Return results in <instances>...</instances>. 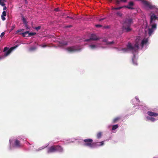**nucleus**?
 Segmentation results:
<instances>
[{"label": "nucleus", "instance_id": "nucleus-53", "mask_svg": "<svg viewBox=\"0 0 158 158\" xmlns=\"http://www.w3.org/2000/svg\"><path fill=\"white\" fill-rule=\"evenodd\" d=\"M0 59H1V58H0Z\"/></svg>", "mask_w": 158, "mask_h": 158}, {"label": "nucleus", "instance_id": "nucleus-6", "mask_svg": "<svg viewBox=\"0 0 158 158\" xmlns=\"http://www.w3.org/2000/svg\"><path fill=\"white\" fill-rule=\"evenodd\" d=\"M143 4L145 5L148 7L150 9H152L153 8L154 6L151 5L146 0H143L142 1Z\"/></svg>", "mask_w": 158, "mask_h": 158}, {"label": "nucleus", "instance_id": "nucleus-11", "mask_svg": "<svg viewBox=\"0 0 158 158\" xmlns=\"http://www.w3.org/2000/svg\"><path fill=\"white\" fill-rule=\"evenodd\" d=\"M56 152L54 146H51L48 149V153H50Z\"/></svg>", "mask_w": 158, "mask_h": 158}, {"label": "nucleus", "instance_id": "nucleus-25", "mask_svg": "<svg viewBox=\"0 0 158 158\" xmlns=\"http://www.w3.org/2000/svg\"><path fill=\"white\" fill-rule=\"evenodd\" d=\"M147 118L148 119L150 120L152 122L154 121L155 120V118H153V117H147Z\"/></svg>", "mask_w": 158, "mask_h": 158}, {"label": "nucleus", "instance_id": "nucleus-8", "mask_svg": "<svg viewBox=\"0 0 158 158\" xmlns=\"http://www.w3.org/2000/svg\"><path fill=\"white\" fill-rule=\"evenodd\" d=\"M134 5V2H133L131 1L129 2L128 6H124V7L127 8L129 9H134V8L132 7Z\"/></svg>", "mask_w": 158, "mask_h": 158}, {"label": "nucleus", "instance_id": "nucleus-9", "mask_svg": "<svg viewBox=\"0 0 158 158\" xmlns=\"http://www.w3.org/2000/svg\"><path fill=\"white\" fill-rule=\"evenodd\" d=\"M148 114L151 116L157 117L158 116V113L149 111L148 112Z\"/></svg>", "mask_w": 158, "mask_h": 158}, {"label": "nucleus", "instance_id": "nucleus-47", "mask_svg": "<svg viewBox=\"0 0 158 158\" xmlns=\"http://www.w3.org/2000/svg\"><path fill=\"white\" fill-rule=\"evenodd\" d=\"M15 27V26H12V29H11L12 30L13 29H14Z\"/></svg>", "mask_w": 158, "mask_h": 158}, {"label": "nucleus", "instance_id": "nucleus-14", "mask_svg": "<svg viewBox=\"0 0 158 158\" xmlns=\"http://www.w3.org/2000/svg\"><path fill=\"white\" fill-rule=\"evenodd\" d=\"M15 146L17 147H21L20 142L19 140L17 139H16L15 140Z\"/></svg>", "mask_w": 158, "mask_h": 158}, {"label": "nucleus", "instance_id": "nucleus-10", "mask_svg": "<svg viewBox=\"0 0 158 158\" xmlns=\"http://www.w3.org/2000/svg\"><path fill=\"white\" fill-rule=\"evenodd\" d=\"M158 18L154 14L151 15L150 16V23H152L153 20L156 19Z\"/></svg>", "mask_w": 158, "mask_h": 158}, {"label": "nucleus", "instance_id": "nucleus-28", "mask_svg": "<svg viewBox=\"0 0 158 158\" xmlns=\"http://www.w3.org/2000/svg\"><path fill=\"white\" fill-rule=\"evenodd\" d=\"M22 20H23V23L25 24H26V25H27V21L26 20V19H25V18L24 17H22Z\"/></svg>", "mask_w": 158, "mask_h": 158}, {"label": "nucleus", "instance_id": "nucleus-18", "mask_svg": "<svg viewBox=\"0 0 158 158\" xmlns=\"http://www.w3.org/2000/svg\"><path fill=\"white\" fill-rule=\"evenodd\" d=\"M148 40L147 39H143L141 42V45L143 47V45L146 44L148 42Z\"/></svg>", "mask_w": 158, "mask_h": 158}, {"label": "nucleus", "instance_id": "nucleus-22", "mask_svg": "<svg viewBox=\"0 0 158 158\" xmlns=\"http://www.w3.org/2000/svg\"><path fill=\"white\" fill-rule=\"evenodd\" d=\"M154 30L152 28H150L148 29V34L150 36L152 33L153 32Z\"/></svg>", "mask_w": 158, "mask_h": 158}, {"label": "nucleus", "instance_id": "nucleus-50", "mask_svg": "<svg viewBox=\"0 0 158 158\" xmlns=\"http://www.w3.org/2000/svg\"><path fill=\"white\" fill-rule=\"evenodd\" d=\"M1 0H0V3H1Z\"/></svg>", "mask_w": 158, "mask_h": 158}, {"label": "nucleus", "instance_id": "nucleus-16", "mask_svg": "<svg viewBox=\"0 0 158 158\" xmlns=\"http://www.w3.org/2000/svg\"><path fill=\"white\" fill-rule=\"evenodd\" d=\"M139 44L138 42H136L134 46H133L134 48V51L135 52L139 48Z\"/></svg>", "mask_w": 158, "mask_h": 158}, {"label": "nucleus", "instance_id": "nucleus-34", "mask_svg": "<svg viewBox=\"0 0 158 158\" xmlns=\"http://www.w3.org/2000/svg\"><path fill=\"white\" fill-rule=\"evenodd\" d=\"M8 48L7 47H5L4 48V50H3V51L5 52H6V50H8Z\"/></svg>", "mask_w": 158, "mask_h": 158}, {"label": "nucleus", "instance_id": "nucleus-30", "mask_svg": "<svg viewBox=\"0 0 158 158\" xmlns=\"http://www.w3.org/2000/svg\"><path fill=\"white\" fill-rule=\"evenodd\" d=\"M35 33H33V32L29 33V32L28 36H32L34 35H35Z\"/></svg>", "mask_w": 158, "mask_h": 158}, {"label": "nucleus", "instance_id": "nucleus-20", "mask_svg": "<svg viewBox=\"0 0 158 158\" xmlns=\"http://www.w3.org/2000/svg\"><path fill=\"white\" fill-rule=\"evenodd\" d=\"M29 31H26L24 32L23 33L22 35L23 37H28V36Z\"/></svg>", "mask_w": 158, "mask_h": 158}, {"label": "nucleus", "instance_id": "nucleus-2", "mask_svg": "<svg viewBox=\"0 0 158 158\" xmlns=\"http://www.w3.org/2000/svg\"><path fill=\"white\" fill-rule=\"evenodd\" d=\"M93 140L92 139H87L83 140L84 145L85 146L93 148Z\"/></svg>", "mask_w": 158, "mask_h": 158}, {"label": "nucleus", "instance_id": "nucleus-5", "mask_svg": "<svg viewBox=\"0 0 158 158\" xmlns=\"http://www.w3.org/2000/svg\"><path fill=\"white\" fill-rule=\"evenodd\" d=\"M100 38L98 37L95 34H92L91 35L90 38V39H87L85 40L86 41H89L90 40H99Z\"/></svg>", "mask_w": 158, "mask_h": 158}, {"label": "nucleus", "instance_id": "nucleus-13", "mask_svg": "<svg viewBox=\"0 0 158 158\" xmlns=\"http://www.w3.org/2000/svg\"><path fill=\"white\" fill-rule=\"evenodd\" d=\"M102 42L106 43V44L107 45H111L114 44V42L113 41L110 42H108L107 39H104L103 40H102Z\"/></svg>", "mask_w": 158, "mask_h": 158}, {"label": "nucleus", "instance_id": "nucleus-1", "mask_svg": "<svg viewBox=\"0 0 158 158\" xmlns=\"http://www.w3.org/2000/svg\"><path fill=\"white\" fill-rule=\"evenodd\" d=\"M133 19L132 18L127 19L124 21L123 26V30H125L126 32L130 31L131 29L130 27L131 24L133 23Z\"/></svg>", "mask_w": 158, "mask_h": 158}, {"label": "nucleus", "instance_id": "nucleus-40", "mask_svg": "<svg viewBox=\"0 0 158 158\" xmlns=\"http://www.w3.org/2000/svg\"><path fill=\"white\" fill-rule=\"evenodd\" d=\"M96 26L97 27H101L102 26L101 25H96Z\"/></svg>", "mask_w": 158, "mask_h": 158}, {"label": "nucleus", "instance_id": "nucleus-23", "mask_svg": "<svg viewBox=\"0 0 158 158\" xmlns=\"http://www.w3.org/2000/svg\"><path fill=\"white\" fill-rule=\"evenodd\" d=\"M67 44H68V43L66 42L61 43H60L59 45L60 46H64V45H66Z\"/></svg>", "mask_w": 158, "mask_h": 158}, {"label": "nucleus", "instance_id": "nucleus-7", "mask_svg": "<svg viewBox=\"0 0 158 158\" xmlns=\"http://www.w3.org/2000/svg\"><path fill=\"white\" fill-rule=\"evenodd\" d=\"M93 148L96 146H102L104 145V141H102L100 142H95L93 143Z\"/></svg>", "mask_w": 158, "mask_h": 158}, {"label": "nucleus", "instance_id": "nucleus-24", "mask_svg": "<svg viewBox=\"0 0 158 158\" xmlns=\"http://www.w3.org/2000/svg\"><path fill=\"white\" fill-rule=\"evenodd\" d=\"M118 127V124L114 125L112 126V130H115Z\"/></svg>", "mask_w": 158, "mask_h": 158}, {"label": "nucleus", "instance_id": "nucleus-37", "mask_svg": "<svg viewBox=\"0 0 158 158\" xmlns=\"http://www.w3.org/2000/svg\"><path fill=\"white\" fill-rule=\"evenodd\" d=\"M132 62H133V64L134 65H137V63H136V62H134L133 59H132Z\"/></svg>", "mask_w": 158, "mask_h": 158}, {"label": "nucleus", "instance_id": "nucleus-21", "mask_svg": "<svg viewBox=\"0 0 158 158\" xmlns=\"http://www.w3.org/2000/svg\"><path fill=\"white\" fill-rule=\"evenodd\" d=\"M102 136V133L101 132H98L97 135V137L98 139H100Z\"/></svg>", "mask_w": 158, "mask_h": 158}, {"label": "nucleus", "instance_id": "nucleus-32", "mask_svg": "<svg viewBox=\"0 0 158 158\" xmlns=\"http://www.w3.org/2000/svg\"><path fill=\"white\" fill-rule=\"evenodd\" d=\"M120 3V1L117 0L116 1V4L117 5L119 4Z\"/></svg>", "mask_w": 158, "mask_h": 158}, {"label": "nucleus", "instance_id": "nucleus-48", "mask_svg": "<svg viewBox=\"0 0 158 158\" xmlns=\"http://www.w3.org/2000/svg\"><path fill=\"white\" fill-rule=\"evenodd\" d=\"M6 9V7L5 6L3 8V10H5Z\"/></svg>", "mask_w": 158, "mask_h": 158}, {"label": "nucleus", "instance_id": "nucleus-46", "mask_svg": "<svg viewBox=\"0 0 158 158\" xmlns=\"http://www.w3.org/2000/svg\"><path fill=\"white\" fill-rule=\"evenodd\" d=\"M72 27V26L71 25H68V26H66V27L67 28H68V27Z\"/></svg>", "mask_w": 158, "mask_h": 158}, {"label": "nucleus", "instance_id": "nucleus-44", "mask_svg": "<svg viewBox=\"0 0 158 158\" xmlns=\"http://www.w3.org/2000/svg\"><path fill=\"white\" fill-rule=\"evenodd\" d=\"M121 1L123 2H126L127 1V0H120Z\"/></svg>", "mask_w": 158, "mask_h": 158}, {"label": "nucleus", "instance_id": "nucleus-39", "mask_svg": "<svg viewBox=\"0 0 158 158\" xmlns=\"http://www.w3.org/2000/svg\"><path fill=\"white\" fill-rule=\"evenodd\" d=\"M47 45L45 44H43L41 46L43 48H45L46 47H47Z\"/></svg>", "mask_w": 158, "mask_h": 158}, {"label": "nucleus", "instance_id": "nucleus-49", "mask_svg": "<svg viewBox=\"0 0 158 158\" xmlns=\"http://www.w3.org/2000/svg\"><path fill=\"white\" fill-rule=\"evenodd\" d=\"M37 29H40V26H38V27H37Z\"/></svg>", "mask_w": 158, "mask_h": 158}, {"label": "nucleus", "instance_id": "nucleus-26", "mask_svg": "<svg viewBox=\"0 0 158 158\" xmlns=\"http://www.w3.org/2000/svg\"><path fill=\"white\" fill-rule=\"evenodd\" d=\"M124 7H124V6H120V7H115V8H113V9L114 10H120V9H121L123 8H124Z\"/></svg>", "mask_w": 158, "mask_h": 158}, {"label": "nucleus", "instance_id": "nucleus-51", "mask_svg": "<svg viewBox=\"0 0 158 158\" xmlns=\"http://www.w3.org/2000/svg\"><path fill=\"white\" fill-rule=\"evenodd\" d=\"M3 1H5V0H2Z\"/></svg>", "mask_w": 158, "mask_h": 158}, {"label": "nucleus", "instance_id": "nucleus-38", "mask_svg": "<svg viewBox=\"0 0 158 158\" xmlns=\"http://www.w3.org/2000/svg\"><path fill=\"white\" fill-rule=\"evenodd\" d=\"M23 30H24L23 29H20V30H18L17 31V32L18 33V32H20V31H23Z\"/></svg>", "mask_w": 158, "mask_h": 158}, {"label": "nucleus", "instance_id": "nucleus-19", "mask_svg": "<svg viewBox=\"0 0 158 158\" xmlns=\"http://www.w3.org/2000/svg\"><path fill=\"white\" fill-rule=\"evenodd\" d=\"M121 118L120 117H117L115 118L113 120V123H115L118 121Z\"/></svg>", "mask_w": 158, "mask_h": 158}, {"label": "nucleus", "instance_id": "nucleus-29", "mask_svg": "<svg viewBox=\"0 0 158 158\" xmlns=\"http://www.w3.org/2000/svg\"><path fill=\"white\" fill-rule=\"evenodd\" d=\"M156 24H153L152 26V29L154 30V29H156Z\"/></svg>", "mask_w": 158, "mask_h": 158}, {"label": "nucleus", "instance_id": "nucleus-52", "mask_svg": "<svg viewBox=\"0 0 158 158\" xmlns=\"http://www.w3.org/2000/svg\"><path fill=\"white\" fill-rule=\"evenodd\" d=\"M25 1H26V0H25Z\"/></svg>", "mask_w": 158, "mask_h": 158}, {"label": "nucleus", "instance_id": "nucleus-15", "mask_svg": "<svg viewBox=\"0 0 158 158\" xmlns=\"http://www.w3.org/2000/svg\"><path fill=\"white\" fill-rule=\"evenodd\" d=\"M6 15V12L5 11L2 12V14L1 15V17L2 20L4 21L6 19V18L5 17Z\"/></svg>", "mask_w": 158, "mask_h": 158}, {"label": "nucleus", "instance_id": "nucleus-33", "mask_svg": "<svg viewBox=\"0 0 158 158\" xmlns=\"http://www.w3.org/2000/svg\"><path fill=\"white\" fill-rule=\"evenodd\" d=\"M5 34V32H2L0 35V37L1 38H2L4 35Z\"/></svg>", "mask_w": 158, "mask_h": 158}, {"label": "nucleus", "instance_id": "nucleus-17", "mask_svg": "<svg viewBox=\"0 0 158 158\" xmlns=\"http://www.w3.org/2000/svg\"><path fill=\"white\" fill-rule=\"evenodd\" d=\"M57 151H58L60 152H62L63 151V148L60 145H57Z\"/></svg>", "mask_w": 158, "mask_h": 158}, {"label": "nucleus", "instance_id": "nucleus-43", "mask_svg": "<svg viewBox=\"0 0 158 158\" xmlns=\"http://www.w3.org/2000/svg\"><path fill=\"white\" fill-rule=\"evenodd\" d=\"M105 19V18H102V19H100L99 20V21H102L104 19Z\"/></svg>", "mask_w": 158, "mask_h": 158}, {"label": "nucleus", "instance_id": "nucleus-12", "mask_svg": "<svg viewBox=\"0 0 158 158\" xmlns=\"http://www.w3.org/2000/svg\"><path fill=\"white\" fill-rule=\"evenodd\" d=\"M14 48L11 47L10 49L8 50L4 54V56L6 57L8 56L12 52V50L14 49Z\"/></svg>", "mask_w": 158, "mask_h": 158}, {"label": "nucleus", "instance_id": "nucleus-36", "mask_svg": "<svg viewBox=\"0 0 158 158\" xmlns=\"http://www.w3.org/2000/svg\"><path fill=\"white\" fill-rule=\"evenodd\" d=\"M56 152L57 151V145L53 146Z\"/></svg>", "mask_w": 158, "mask_h": 158}, {"label": "nucleus", "instance_id": "nucleus-27", "mask_svg": "<svg viewBox=\"0 0 158 158\" xmlns=\"http://www.w3.org/2000/svg\"><path fill=\"white\" fill-rule=\"evenodd\" d=\"M89 46L90 48L92 49H94L96 47V46L94 44L90 45Z\"/></svg>", "mask_w": 158, "mask_h": 158}, {"label": "nucleus", "instance_id": "nucleus-31", "mask_svg": "<svg viewBox=\"0 0 158 158\" xmlns=\"http://www.w3.org/2000/svg\"><path fill=\"white\" fill-rule=\"evenodd\" d=\"M116 14L117 15L119 16L120 17H121L122 15V13L120 12H118Z\"/></svg>", "mask_w": 158, "mask_h": 158}, {"label": "nucleus", "instance_id": "nucleus-45", "mask_svg": "<svg viewBox=\"0 0 158 158\" xmlns=\"http://www.w3.org/2000/svg\"><path fill=\"white\" fill-rule=\"evenodd\" d=\"M67 17L68 18H70V19H73V17H69V16H67Z\"/></svg>", "mask_w": 158, "mask_h": 158}, {"label": "nucleus", "instance_id": "nucleus-3", "mask_svg": "<svg viewBox=\"0 0 158 158\" xmlns=\"http://www.w3.org/2000/svg\"><path fill=\"white\" fill-rule=\"evenodd\" d=\"M67 51L69 52L73 53L78 50L75 46H71L68 47L66 48Z\"/></svg>", "mask_w": 158, "mask_h": 158}, {"label": "nucleus", "instance_id": "nucleus-42", "mask_svg": "<svg viewBox=\"0 0 158 158\" xmlns=\"http://www.w3.org/2000/svg\"><path fill=\"white\" fill-rule=\"evenodd\" d=\"M0 4L3 6H4L5 5V4L3 2H1Z\"/></svg>", "mask_w": 158, "mask_h": 158}, {"label": "nucleus", "instance_id": "nucleus-35", "mask_svg": "<svg viewBox=\"0 0 158 158\" xmlns=\"http://www.w3.org/2000/svg\"><path fill=\"white\" fill-rule=\"evenodd\" d=\"M35 49H36V48L35 47H31V48H30V50L31 51H32V50H35Z\"/></svg>", "mask_w": 158, "mask_h": 158}, {"label": "nucleus", "instance_id": "nucleus-4", "mask_svg": "<svg viewBox=\"0 0 158 158\" xmlns=\"http://www.w3.org/2000/svg\"><path fill=\"white\" fill-rule=\"evenodd\" d=\"M127 48H124L122 49V50L125 52H127L128 51V49H130L134 51V48L132 46L131 44L130 43H128L127 45Z\"/></svg>", "mask_w": 158, "mask_h": 158}, {"label": "nucleus", "instance_id": "nucleus-41", "mask_svg": "<svg viewBox=\"0 0 158 158\" xmlns=\"http://www.w3.org/2000/svg\"><path fill=\"white\" fill-rule=\"evenodd\" d=\"M54 10L55 11H58L59 10V8H55L54 9Z\"/></svg>", "mask_w": 158, "mask_h": 158}]
</instances>
